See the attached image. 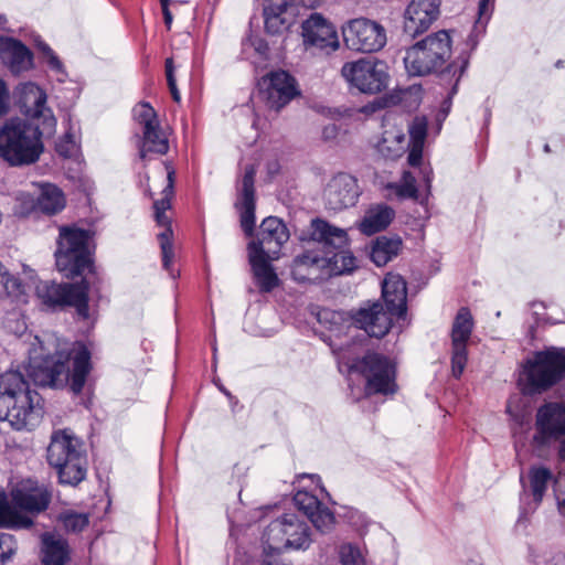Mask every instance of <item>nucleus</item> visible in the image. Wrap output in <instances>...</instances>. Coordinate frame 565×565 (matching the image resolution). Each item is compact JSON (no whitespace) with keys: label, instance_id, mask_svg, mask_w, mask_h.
<instances>
[{"label":"nucleus","instance_id":"obj_1","mask_svg":"<svg viewBox=\"0 0 565 565\" xmlns=\"http://www.w3.org/2000/svg\"><path fill=\"white\" fill-rule=\"evenodd\" d=\"M92 371L90 352L82 342L57 343L53 354L34 358L26 367L28 379L42 387L68 386L81 394Z\"/></svg>","mask_w":565,"mask_h":565},{"label":"nucleus","instance_id":"obj_2","mask_svg":"<svg viewBox=\"0 0 565 565\" xmlns=\"http://www.w3.org/2000/svg\"><path fill=\"white\" fill-rule=\"evenodd\" d=\"M43 416L42 398L31 390L30 382L19 370L0 375V419L17 430H31Z\"/></svg>","mask_w":565,"mask_h":565},{"label":"nucleus","instance_id":"obj_3","mask_svg":"<svg viewBox=\"0 0 565 565\" xmlns=\"http://www.w3.org/2000/svg\"><path fill=\"white\" fill-rule=\"evenodd\" d=\"M384 305L374 301L351 315L353 324L370 337L383 338L388 333L394 319H401L407 310V286L398 274L388 273L382 282Z\"/></svg>","mask_w":565,"mask_h":565},{"label":"nucleus","instance_id":"obj_4","mask_svg":"<svg viewBox=\"0 0 565 565\" xmlns=\"http://www.w3.org/2000/svg\"><path fill=\"white\" fill-rule=\"evenodd\" d=\"M42 132L25 120H8L0 129V157L11 167H22L39 160L43 145Z\"/></svg>","mask_w":565,"mask_h":565},{"label":"nucleus","instance_id":"obj_5","mask_svg":"<svg viewBox=\"0 0 565 565\" xmlns=\"http://www.w3.org/2000/svg\"><path fill=\"white\" fill-rule=\"evenodd\" d=\"M47 462L57 473L62 484L77 486L87 472V459L82 450V444L67 430L55 431L46 454Z\"/></svg>","mask_w":565,"mask_h":565},{"label":"nucleus","instance_id":"obj_6","mask_svg":"<svg viewBox=\"0 0 565 565\" xmlns=\"http://www.w3.org/2000/svg\"><path fill=\"white\" fill-rule=\"evenodd\" d=\"M92 232L75 225L61 226L55 250V264L58 271L67 278L83 275L93 268L88 249Z\"/></svg>","mask_w":565,"mask_h":565},{"label":"nucleus","instance_id":"obj_7","mask_svg":"<svg viewBox=\"0 0 565 565\" xmlns=\"http://www.w3.org/2000/svg\"><path fill=\"white\" fill-rule=\"evenodd\" d=\"M451 55V38L440 30L407 49L404 57L409 75L426 76L438 72Z\"/></svg>","mask_w":565,"mask_h":565},{"label":"nucleus","instance_id":"obj_8","mask_svg":"<svg viewBox=\"0 0 565 565\" xmlns=\"http://www.w3.org/2000/svg\"><path fill=\"white\" fill-rule=\"evenodd\" d=\"M565 377V349L551 348L536 352L524 366V392L540 394Z\"/></svg>","mask_w":565,"mask_h":565},{"label":"nucleus","instance_id":"obj_9","mask_svg":"<svg viewBox=\"0 0 565 565\" xmlns=\"http://www.w3.org/2000/svg\"><path fill=\"white\" fill-rule=\"evenodd\" d=\"M311 237L328 249V266L335 274L351 273L356 268V258L348 249L349 236L345 230L316 218L311 222Z\"/></svg>","mask_w":565,"mask_h":565},{"label":"nucleus","instance_id":"obj_10","mask_svg":"<svg viewBox=\"0 0 565 565\" xmlns=\"http://www.w3.org/2000/svg\"><path fill=\"white\" fill-rule=\"evenodd\" d=\"M351 370L365 379V394H394L396 370L394 363L385 355L375 352L366 353L356 360Z\"/></svg>","mask_w":565,"mask_h":565},{"label":"nucleus","instance_id":"obj_11","mask_svg":"<svg viewBox=\"0 0 565 565\" xmlns=\"http://www.w3.org/2000/svg\"><path fill=\"white\" fill-rule=\"evenodd\" d=\"M88 284L82 280L78 284L41 282L36 287L39 298L44 305L53 309L73 307L82 319H88Z\"/></svg>","mask_w":565,"mask_h":565},{"label":"nucleus","instance_id":"obj_12","mask_svg":"<svg viewBox=\"0 0 565 565\" xmlns=\"http://www.w3.org/2000/svg\"><path fill=\"white\" fill-rule=\"evenodd\" d=\"M345 45L356 52L375 53L387 43L386 29L377 21L367 18L349 20L342 26Z\"/></svg>","mask_w":565,"mask_h":565},{"label":"nucleus","instance_id":"obj_13","mask_svg":"<svg viewBox=\"0 0 565 565\" xmlns=\"http://www.w3.org/2000/svg\"><path fill=\"white\" fill-rule=\"evenodd\" d=\"M132 117L142 132L139 141V158L146 161L151 153L166 154L169 150V141L160 128L153 107L148 103H139L132 109Z\"/></svg>","mask_w":565,"mask_h":565},{"label":"nucleus","instance_id":"obj_14","mask_svg":"<svg viewBox=\"0 0 565 565\" xmlns=\"http://www.w3.org/2000/svg\"><path fill=\"white\" fill-rule=\"evenodd\" d=\"M341 74L352 86L365 94H376L387 86L388 74L382 61L360 58L345 63Z\"/></svg>","mask_w":565,"mask_h":565},{"label":"nucleus","instance_id":"obj_15","mask_svg":"<svg viewBox=\"0 0 565 565\" xmlns=\"http://www.w3.org/2000/svg\"><path fill=\"white\" fill-rule=\"evenodd\" d=\"M259 93L267 107L276 111L300 95L295 77L282 70L263 76L259 81Z\"/></svg>","mask_w":565,"mask_h":565},{"label":"nucleus","instance_id":"obj_16","mask_svg":"<svg viewBox=\"0 0 565 565\" xmlns=\"http://www.w3.org/2000/svg\"><path fill=\"white\" fill-rule=\"evenodd\" d=\"M174 193V170L169 169L167 172V185L162 190V198L153 202V216L158 226L163 227V231L158 234V239L161 247L162 264L168 269L173 258V244H172V228L171 220L166 214L171 209V199Z\"/></svg>","mask_w":565,"mask_h":565},{"label":"nucleus","instance_id":"obj_17","mask_svg":"<svg viewBox=\"0 0 565 565\" xmlns=\"http://www.w3.org/2000/svg\"><path fill=\"white\" fill-rule=\"evenodd\" d=\"M473 330V319L468 308L458 310L451 329V371L460 377L467 364V343Z\"/></svg>","mask_w":565,"mask_h":565},{"label":"nucleus","instance_id":"obj_18","mask_svg":"<svg viewBox=\"0 0 565 565\" xmlns=\"http://www.w3.org/2000/svg\"><path fill=\"white\" fill-rule=\"evenodd\" d=\"M303 43L307 49H315L330 54L340 46L335 28L321 14L313 13L302 23Z\"/></svg>","mask_w":565,"mask_h":565},{"label":"nucleus","instance_id":"obj_19","mask_svg":"<svg viewBox=\"0 0 565 565\" xmlns=\"http://www.w3.org/2000/svg\"><path fill=\"white\" fill-rule=\"evenodd\" d=\"M11 500L17 510L38 515L49 508L52 501V491L45 484L25 480L11 491Z\"/></svg>","mask_w":565,"mask_h":565},{"label":"nucleus","instance_id":"obj_20","mask_svg":"<svg viewBox=\"0 0 565 565\" xmlns=\"http://www.w3.org/2000/svg\"><path fill=\"white\" fill-rule=\"evenodd\" d=\"M440 0H412L404 11L403 32L414 39L426 32L439 15Z\"/></svg>","mask_w":565,"mask_h":565},{"label":"nucleus","instance_id":"obj_21","mask_svg":"<svg viewBox=\"0 0 565 565\" xmlns=\"http://www.w3.org/2000/svg\"><path fill=\"white\" fill-rule=\"evenodd\" d=\"M18 104L25 116L33 119L43 118L44 125L54 129L56 120L46 107V94L40 86L34 83L19 85Z\"/></svg>","mask_w":565,"mask_h":565},{"label":"nucleus","instance_id":"obj_22","mask_svg":"<svg viewBox=\"0 0 565 565\" xmlns=\"http://www.w3.org/2000/svg\"><path fill=\"white\" fill-rule=\"evenodd\" d=\"M359 195L358 180L348 173L334 175L324 189L326 203L333 211H341L353 206Z\"/></svg>","mask_w":565,"mask_h":565},{"label":"nucleus","instance_id":"obj_23","mask_svg":"<svg viewBox=\"0 0 565 565\" xmlns=\"http://www.w3.org/2000/svg\"><path fill=\"white\" fill-rule=\"evenodd\" d=\"M288 238L289 233L282 221L275 216H268L260 224L257 239L248 243L247 250L277 255Z\"/></svg>","mask_w":565,"mask_h":565},{"label":"nucleus","instance_id":"obj_24","mask_svg":"<svg viewBox=\"0 0 565 565\" xmlns=\"http://www.w3.org/2000/svg\"><path fill=\"white\" fill-rule=\"evenodd\" d=\"M255 175L256 168L254 164L245 167L244 175L242 179V186L238 193V199L235 203L239 212L241 226L247 236H252L255 227Z\"/></svg>","mask_w":565,"mask_h":565},{"label":"nucleus","instance_id":"obj_25","mask_svg":"<svg viewBox=\"0 0 565 565\" xmlns=\"http://www.w3.org/2000/svg\"><path fill=\"white\" fill-rule=\"evenodd\" d=\"M294 502L321 533L329 532L333 527L335 521L333 512L324 507L316 495L307 491H298L294 497Z\"/></svg>","mask_w":565,"mask_h":565},{"label":"nucleus","instance_id":"obj_26","mask_svg":"<svg viewBox=\"0 0 565 565\" xmlns=\"http://www.w3.org/2000/svg\"><path fill=\"white\" fill-rule=\"evenodd\" d=\"M0 58L14 74L28 71L32 66L31 51L11 38H0Z\"/></svg>","mask_w":565,"mask_h":565},{"label":"nucleus","instance_id":"obj_27","mask_svg":"<svg viewBox=\"0 0 565 565\" xmlns=\"http://www.w3.org/2000/svg\"><path fill=\"white\" fill-rule=\"evenodd\" d=\"M536 424L547 436L565 435V403H547L541 406L537 411Z\"/></svg>","mask_w":565,"mask_h":565},{"label":"nucleus","instance_id":"obj_28","mask_svg":"<svg viewBox=\"0 0 565 565\" xmlns=\"http://www.w3.org/2000/svg\"><path fill=\"white\" fill-rule=\"evenodd\" d=\"M270 255L248 252V260L252 266L255 282L260 292H270L279 284V278L268 259Z\"/></svg>","mask_w":565,"mask_h":565},{"label":"nucleus","instance_id":"obj_29","mask_svg":"<svg viewBox=\"0 0 565 565\" xmlns=\"http://www.w3.org/2000/svg\"><path fill=\"white\" fill-rule=\"evenodd\" d=\"M41 553L44 565H65L70 561L67 541L53 533L41 535Z\"/></svg>","mask_w":565,"mask_h":565},{"label":"nucleus","instance_id":"obj_30","mask_svg":"<svg viewBox=\"0 0 565 565\" xmlns=\"http://www.w3.org/2000/svg\"><path fill=\"white\" fill-rule=\"evenodd\" d=\"M286 530V548H307L310 545V529L295 513L284 514Z\"/></svg>","mask_w":565,"mask_h":565},{"label":"nucleus","instance_id":"obj_31","mask_svg":"<svg viewBox=\"0 0 565 565\" xmlns=\"http://www.w3.org/2000/svg\"><path fill=\"white\" fill-rule=\"evenodd\" d=\"M395 212L385 204L370 207L359 224L360 231L365 235H373L385 230L393 221Z\"/></svg>","mask_w":565,"mask_h":565},{"label":"nucleus","instance_id":"obj_32","mask_svg":"<svg viewBox=\"0 0 565 565\" xmlns=\"http://www.w3.org/2000/svg\"><path fill=\"white\" fill-rule=\"evenodd\" d=\"M328 255H320L315 250H308L295 258L292 265V276L296 280L305 281L311 279V275L319 268L328 266Z\"/></svg>","mask_w":565,"mask_h":565},{"label":"nucleus","instance_id":"obj_33","mask_svg":"<svg viewBox=\"0 0 565 565\" xmlns=\"http://www.w3.org/2000/svg\"><path fill=\"white\" fill-rule=\"evenodd\" d=\"M39 190L36 200L40 213L55 215L65 207V195L58 186L52 183H40Z\"/></svg>","mask_w":565,"mask_h":565},{"label":"nucleus","instance_id":"obj_34","mask_svg":"<svg viewBox=\"0 0 565 565\" xmlns=\"http://www.w3.org/2000/svg\"><path fill=\"white\" fill-rule=\"evenodd\" d=\"M409 151L407 161L412 167L420 164L423 159V149L427 136V120L424 117H415L408 128Z\"/></svg>","mask_w":565,"mask_h":565},{"label":"nucleus","instance_id":"obj_35","mask_svg":"<svg viewBox=\"0 0 565 565\" xmlns=\"http://www.w3.org/2000/svg\"><path fill=\"white\" fill-rule=\"evenodd\" d=\"M34 521L11 505L3 492H0V527L11 530H28Z\"/></svg>","mask_w":565,"mask_h":565},{"label":"nucleus","instance_id":"obj_36","mask_svg":"<svg viewBox=\"0 0 565 565\" xmlns=\"http://www.w3.org/2000/svg\"><path fill=\"white\" fill-rule=\"evenodd\" d=\"M402 245L399 237H376L370 253L372 262L379 267L385 266L399 254Z\"/></svg>","mask_w":565,"mask_h":565},{"label":"nucleus","instance_id":"obj_37","mask_svg":"<svg viewBox=\"0 0 565 565\" xmlns=\"http://www.w3.org/2000/svg\"><path fill=\"white\" fill-rule=\"evenodd\" d=\"M409 150V142L406 136L397 129L385 130L379 143L380 153L387 159H397L406 150Z\"/></svg>","mask_w":565,"mask_h":565},{"label":"nucleus","instance_id":"obj_38","mask_svg":"<svg viewBox=\"0 0 565 565\" xmlns=\"http://www.w3.org/2000/svg\"><path fill=\"white\" fill-rule=\"evenodd\" d=\"M529 489L534 502L540 504L553 478L552 471L546 467H531L527 473Z\"/></svg>","mask_w":565,"mask_h":565},{"label":"nucleus","instance_id":"obj_39","mask_svg":"<svg viewBox=\"0 0 565 565\" xmlns=\"http://www.w3.org/2000/svg\"><path fill=\"white\" fill-rule=\"evenodd\" d=\"M468 57L467 56H459L454 63H451L445 73L441 75V79L445 81L447 77H450V79L454 78V83L450 89V93L448 95V98L443 103V113L445 116H447L450 106H451V98L457 93L458 84L463 75V73L467 70L468 66Z\"/></svg>","mask_w":565,"mask_h":565},{"label":"nucleus","instance_id":"obj_40","mask_svg":"<svg viewBox=\"0 0 565 565\" xmlns=\"http://www.w3.org/2000/svg\"><path fill=\"white\" fill-rule=\"evenodd\" d=\"M263 542L269 550L280 551L286 548V530L284 515L271 521L263 533Z\"/></svg>","mask_w":565,"mask_h":565},{"label":"nucleus","instance_id":"obj_41","mask_svg":"<svg viewBox=\"0 0 565 565\" xmlns=\"http://www.w3.org/2000/svg\"><path fill=\"white\" fill-rule=\"evenodd\" d=\"M21 291L20 280L11 275L8 268L0 262V297L17 296Z\"/></svg>","mask_w":565,"mask_h":565},{"label":"nucleus","instance_id":"obj_42","mask_svg":"<svg viewBox=\"0 0 565 565\" xmlns=\"http://www.w3.org/2000/svg\"><path fill=\"white\" fill-rule=\"evenodd\" d=\"M387 189L393 191V193L398 199H416L417 198V188L415 185V178L411 174V172H404L402 182L388 184Z\"/></svg>","mask_w":565,"mask_h":565},{"label":"nucleus","instance_id":"obj_43","mask_svg":"<svg viewBox=\"0 0 565 565\" xmlns=\"http://www.w3.org/2000/svg\"><path fill=\"white\" fill-rule=\"evenodd\" d=\"M58 519L64 529L70 532H81L88 525V516L84 513L64 512Z\"/></svg>","mask_w":565,"mask_h":565},{"label":"nucleus","instance_id":"obj_44","mask_svg":"<svg viewBox=\"0 0 565 565\" xmlns=\"http://www.w3.org/2000/svg\"><path fill=\"white\" fill-rule=\"evenodd\" d=\"M18 543L14 535L0 532V565H6L15 554Z\"/></svg>","mask_w":565,"mask_h":565},{"label":"nucleus","instance_id":"obj_45","mask_svg":"<svg viewBox=\"0 0 565 565\" xmlns=\"http://www.w3.org/2000/svg\"><path fill=\"white\" fill-rule=\"evenodd\" d=\"M264 22L266 32L269 34H280L289 26V21L285 17H280L278 14H267L264 13Z\"/></svg>","mask_w":565,"mask_h":565},{"label":"nucleus","instance_id":"obj_46","mask_svg":"<svg viewBox=\"0 0 565 565\" xmlns=\"http://www.w3.org/2000/svg\"><path fill=\"white\" fill-rule=\"evenodd\" d=\"M15 213L22 217L40 213L38 200L30 194H23L18 199Z\"/></svg>","mask_w":565,"mask_h":565},{"label":"nucleus","instance_id":"obj_47","mask_svg":"<svg viewBox=\"0 0 565 565\" xmlns=\"http://www.w3.org/2000/svg\"><path fill=\"white\" fill-rule=\"evenodd\" d=\"M339 554L342 565H363L360 550L352 544L342 545Z\"/></svg>","mask_w":565,"mask_h":565},{"label":"nucleus","instance_id":"obj_48","mask_svg":"<svg viewBox=\"0 0 565 565\" xmlns=\"http://www.w3.org/2000/svg\"><path fill=\"white\" fill-rule=\"evenodd\" d=\"M56 151L64 158H70L75 154L77 151V143L73 132H65V135L56 143Z\"/></svg>","mask_w":565,"mask_h":565},{"label":"nucleus","instance_id":"obj_49","mask_svg":"<svg viewBox=\"0 0 565 565\" xmlns=\"http://www.w3.org/2000/svg\"><path fill=\"white\" fill-rule=\"evenodd\" d=\"M38 46H39V50L43 53L44 57L46 58L50 67L56 72H62L63 64L58 60V57L55 55L53 50L44 42H40Z\"/></svg>","mask_w":565,"mask_h":565},{"label":"nucleus","instance_id":"obj_50","mask_svg":"<svg viewBox=\"0 0 565 565\" xmlns=\"http://www.w3.org/2000/svg\"><path fill=\"white\" fill-rule=\"evenodd\" d=\"M287 8H288L287 0H265L264 13L278 14L280 17H285Z\"/></svg>","mask_w":565,"mask_h":565},{"label":"nucleus","instance_id":"obj_51","mask_svg":"<svg viewBox=\"0 0 565 565\" xmlns=\"http://www.w3.org/2000/svg\"><path fill=\"white\" fill-rule=\"evenodd\" d=\"M494 0H480L478 6V23L487 22L491 15Z\"/></svg>","mask_w":565,"mask_h":565},{"label":"nucleus","instance_id":"obj_52","mask_svg":"<svg viewBox=\"0 0 565 565\" xmlns=\"http://www.w3.org/2000/svg\"><path fill=\"white\" fill-rule=\"evenodd\" d=\"M8 92L4 82L0 79V116L7 110Z\"/></svg>","mask_w":565,"mask_h":565},{"label":"nucleus","instance_id":"obj_53","mask_svg":"<svg viewBox=\"0 0 565 565\" xmlns=\"http://www.w3.org/2000/svg\"><path fill=\"white\" fill-rule=\"evenodd\" d=\"M167 82H168V86H169V89H170L173 100L179 103L181 100V96H180L179 89L177 88L175 78L169 79Z\"/></svg>","mask_w":565,"mask_h":565},{"label":"nucleus","instance_id":"obj_54","mask_svg":"<svg viewBox=\"0 0 565 565\" xmlns=\"http://www.w3.org/2000/svg\"><path fill=\"white\" fill-rule=\"evenodd\" d=\"M337 134H338V128L333 124L326 126L322 131L324 139H332L337 136Z\"/></svg>","mask_w":565,"mask_h":565},{"label":"nucleus","instance_id":"obj_55","mask_svg":"<svg viewBox=\"0 0 565 565\" xmlns=\"http://www.w3.org/2000/svg\"><path fill=\"white\" fill-rule=\"evenodd\" d=\"M166 76L167 81L174 79V66L171 57L166 60Z\"/></svg>","mask_w":565,"mask_h":565},{"label":"nucleus","instance_id":"obj_56","mask_svg":"<svg viewBox=\"0 0 565 565\" xmlns=\"http://www.w3.org/2000/svg\"><path fill=\"white\" fill-rule=\"evenodd\" d=\"M162 13H163V18H164V23L168 28H170L171 23H172V13L171 11L169 10V8H163L162 9Z\"/></svg>","mask_w":565,"mask_h":565},{"label":"nucleus","instance_id":"obj_57","mask_svg":"<svg viewBox=\"0 0 565 565\" xmlns=\"http://www.w3.org/2000/svg\"><path fill=\"white\" fill-rule=\"evenodd\" d=\"M321 0H300V2L307 8H316L320 4Z\"/></svg>","mask_w":565,"mask_h":565},{"label":"nucleus","instance_id":"obj_58","mask_svg":"<svg viewBox=\"0 0 565 565\" xmlns=\"http://www.w3.org/2000/svg\"><path fill=\"white\" fill-rule=\"evenodd\" d=\"M557 505H558V511L559 513L565 516V499L563 500H557Z\"/></svg>","mask_w":565,"mask_h":565},{"label":"nucleus","instance_id":"obj_59","mask_svg":"<svg viewBox=\"0 0 565 565\" xmlns=\"http://www.w3.org/2000/svg\"><path fill=\"white\" fill-rule=\"evenodd\" d=\"M558 454H559V457H561L563 460H565V439H564V440L562 441V444H561V447H559V451H558Z\"/></svg>","mask_w":565,"mask_h":565},{"label":"nucleus","instance_id":"obj_60","mask_svg":"<svg viewBox=\"0 0 565 565\" xmlns=\"http://www.w3.org/2000/svg\"><path fill=\"white\" fill-rule=\"evenodd\" d=\"M161 8H169L170 0H160Z\"/></svg>","mask_w":565,"mask_h":565},{"label":"nucleus","instance_id":"obj_61","mask_svg":"<svg viewBox=\"0 0 565 565\" xmlns=\"http://www.w3.org/2000/svg\"><path fill=\"white\" fill-rule=\"evenodd\" d=\"M563 66H564V61H562V60H558V61L555 63V67H557V68H561V67H563Z\"/></svg>","mask_w":565,"mask_h":565},{"label":"nucleus","instance_id":"obj_62","mask_svg":"<svg viewBox=\"0 0 565 565\" xmlns=\"http://www.w3.org/2000/svg\"><path fill=\"white\" fill-rule=\"evenodd\" d=\"M425 181H426L427 185L429 186V183H430V178H429V175H426V177H425Z\"/></svg>","mask_w":565,"mask_h":565},{"label":"nucleus","instance_id":"obj_63","mask_svg":"<svg viewBox=\"0 0 565 565\" xmlns=\"http://www.w3.org/2000/svg\"><path fill=\"white\" fill-rule=\"evenodd\" d=\"M544 150H545L546 152H550V151H551V150H550V146H548V145H545Z\"/></svg>","mask_w":565,"mask_h":565},{"label":"nucleus","instance_id":"obj_64","mask_svg":"<svg viewBox=\"0 0 565 565\" xmlns=\"http://www.w3.org/2000/svg\"><path fill=\"white\" fill-rule=\"evenodd\" d=\"M4 18L2 15H0V25L4 23Z\"/></svg>","mask_w":565,"mask_h":565}]
</instances>
